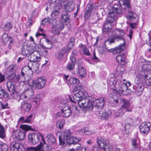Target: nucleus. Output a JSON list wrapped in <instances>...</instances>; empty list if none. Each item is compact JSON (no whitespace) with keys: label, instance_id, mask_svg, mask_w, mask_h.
I'll return each instance as SVG.
<instances>
[{"label":"nucleus","instance_id":"f257e3e1","mask_svg":"<svg viewBox=\"0 0 151 151\" xmlns=\"http://www.w3.org/2000/svg\"><path fill=\"white\" fill-rule=\"evenodd\" d=\"M111 23L105 22L102 28V32L104 34H107L109 37L112 38L108 39L106 42H109L110 44L114 43L115 41H122V44L114 49H108L106 47V49L109 52H114V53H119L124 50L125 49V40L124 36L125 32L123 30L118 29L114 31L111 29Z\"/></svg>","mask_w":151,"mask_h":151},{"label":"nucleus","instance_id":"f03ea898","mask_svg":"<svg viewBox=\"0 0 151 151\" xmlns=\"http://www.w3.org/2000/svg\"><path fill=\"white\" fill-rule=\"evenodd\" d=\"M121 8L120 5L114 4L112 8V10L108 12V16L107 21H106L105 22L111 23L116 20L122 13Z\"/></svg>","mask_w":151,"mask_h":151},{"label":"nucleus","instance_id":"7ed1b4c3","mask_svg":"<svg viewBox=\"0 0 151 151\" xmlns=\"http://www.w3.org/2000/svg\"><path fill=\"white\" fill-rule=\"evenodd\" d=\"M109 99L110 100L111 103H114L118 105L119 104H122V110L124 111V113L126 111H131L132 108L129 107L130 105L128 101L124 99H122L119 97H117L114 96L113 97H110Z\"/></svg>","mask_w":151,"mask_h":151},{"label":"nucleus","instance_id":"20e7f679","mask_svg":"<svg viewBox=\"0 0 151 151\" xmlns=\"http://www.w3.org/2000/svg\"><path fill=\"white\" fill-rule=\"evenodd\" d=\"M22 130L20 129H14L13 135L18 141L22 140L25 137V133L29 130H34V129L30 126L27 125H21L20 126Z\"/></svg>","mask_w":151,"mask_h":151},{"label":"nucleus","instance_id":"39448f33","mask_svg":"<svg viewBox=\"0 0 151 151\" xmlns=\"http://www.w3.org/2000/svg\"><path fill=\"white\" fill-rule=\"evenodd\" d=\"M46 83V80L44 77H42L38 78L36 80L30 81L28 83V84L36 88L41 89L45 86Z\"/></svg>","mask_w":151,"mask_h":151},{"label":"nucleus","instance_id":"423d86ee","mask_svg":"<svg viewBox=\"0 0 151 151\" xmlns=\"http://www.w3.org/2000/svg\"><path fill=\"white\" fill-rule=\"evenodd\" d=\"M35 54H32L31 55L30 58L29 60L30 62L29 63L28 65L31 64L32 66L30 69H33L34 70L37 71L39 68V65L36 62L40 61L41 60V58L40 57L36 55Z\"/></svg>","mask_w":151,"mask_h":151},{"label":"nucleus","instance_id":"0eeeda50","mask_svg":"<svg viewBox=\"0 0 151 151\" xmlns=\"http://www.w3.org/2000/svg\"><path fill=\"white\" fill-rule=\"evenodd\" d=\"M41 138L43 141L44 139L43 136L40 133H30L28 135V140L30 143L35 145L39 142Z\"/></svg>","mask_w":151,"mask_h":151},{"label":"nucleus","instance_id":"6e6552de","mask_svg":"<svg viewBox=\"0 0 151 151\" xmlns=\"http://www.w3.org/2000/svg\"><path fill=\"white\" fill-rule=\"evenodd\" d=\"M96 113L99 119H108L111 114V112L108 109H106L103 111L101 110H97L96 111Z\"/></svg>","mask_w":151,"mask_h":151},{"label":"nucleus","instance_id":"1a4fd4ad","mask_svg":"<svg viewBox=\"0 0 151 151\" xmlns=\"http://www.w3.org/2000/svg\"><path fill=\"white\" fill-rule=\"evenodd\" d=\"M123 9L125 10L128 12V14L127 16V18L131 22H137L138 19V16L135 13L131 11V6L129 8H127V7H124Z\"/></svg>","mask_w":151,"mask_h":151},{"label":"nucleus","instance_id":"9d476101","mask_svg":"<svg viewBox=\"0 0 151 151\" xmlns=\"http://www.w3.org/2000/svg\"><path fill=\"white\" fill-rule=\"evenodd\" d=\"M53 21H55V22L53 21L52 23L51 27L52 32L54 35H59L60 34L59 29H63L64 28V26L62 25V24L60 23L58 24L57 23L56 20L53 19Z\"/></svg>","mask_w":151,"mask_h":151},{"label":"nucleus","instance_id":"9b49d317","mask_svg":"<svg viewBox=\"0 0 151 151\" xmlns=\"http://www.w3.org/2000/svg\"><path fill=\"white\" fill-rule=\"evenodd\" d=\"M151 123L149 122H144L141 123L139 126L140 132L142 134H147L150 131Z\"/></svg>","mask_w":151,"mask_h":151},{"label":"nucleus","instance_id":"f8f14e48","mask_svg":"<svg viewBox=\"0 0 151 151\" xmlns=\"http://www.w3.org/2000/svg\"><path fill=\"white\" fill-rule=\"evenodd\" d=\"M105 102L104 98L102 97L93 101V104L95 108L99 109V110H101L104 106Z\"/></svg>","mask_w":151,"mask_h":151},{"label":"nucleus","instance_id":"ddd939ff","mask_svg":"<svg viewBox=\"0 0 151 151\" xmlns=\"http://www.w3.org/2000/svg\"><path fill=\"white\" fill-rule=\"evenodd\" d=\"M133 88L135 93L138 95H141L144 88L142 84L140 82L135 83Z\"/></svg>","mask_w":151,"mask_h":151},{"label":"nucleus","instance_id":"4468645a","mask_svg":"<svg viewBox=\"0 0 151 151\" xmlns=\"http://www.w3.org/2000/svg\"><path fill=\"white\" fill-rule=\"evenodd\" d=\"M86 93L83 90L80 91L76 93L73 96L74 102L80 100V99L85 97Z\"/></svg>","mask_w":151,"mask_h":151},{"label":"nucleus","instance_id":"2eb2a0df","mask_svg":"<svg viewBox=\"0 0 151 151\" xmlns=\"http://www.w3.org/2000/svg\"><path fill=\"white\" fill-rule=\"evenodd\" d=\"M69 53L68 50L66 49V47H63L60 52H58L56 54V57L57 59L59 60H61L63 59L65 54L68 55Z\"/></svg>","mask_w":151,"mask_h":151},{"label":"nucleus","instance_id":"dca6fc26","mask_svg":"<svg viewBox=\"0 0 151 151\" xmlns=\"http://www.w3.org/2000/svg\"><path fill=\"white\" fill-rule=\"evenodd\" d=\"M75 4L73 0H68L66 4L65 5L64 8L66 11L70 12L75 9Z\"/></svg>","mask_w":151,"mask_h":151},{"label":"nucleus","instance_id":"f3484780","mask_svg":"<svg viewBox=\"0 0 151 151\" xmlns=\"http://www.w3.org/2000/svg\"><path fill=\"white\" fill-rule=\"evenodd\" d=\"M53 21L55 22V21H53V19H50L49 17L45 18L43 19H42L40 26L38 29V31L39 32H43L44 30L42 28V27L44 26L45 25L46 23L47 22L49 24H51Z\"/></svg>","mask_w":151,"mask_h":151},{"label":"nucleus","instance_id":"a211bd4d","mask_svg":"<svg viewBox=\"0 0 151 151\" xmlns=\"http://www.w3.org/2000/svg\"><path fill=\"white\" fill-rule=\"evenodd\" d=\"M70 60L71 62H68L66 68L68 70H71L75 67V64L76 63V59L74 56H71L70 57Z\"/></svg>","mask_w":151,"mask_h":151},{"label":"nucleus","instance_id":"6ab92c4d","mask_svg":"<svg viewBox=\"0 0 151 151\" xmlns=\"http://www.w3.org/2000/svg\"><path fill=\"white\" fill-rule=\"evenodd\" d=\"M43 144L40 142L39 144L40 151H50L52 150V147L50 145L47 144L44 139L42 141Z\"/></svg>","mask_w":151,"mask_h":151},{"label":"nucleus","instance_id":"aec40b11","mask_svg":"<svg viewBox=\"0 0 151 151\" xmlns=\"http://www.w3.org/2000/svg\"><path fill=\"white\" fill-rule=\"evenodd\" d=\"M75 72L78 77L81 78H84L86 76V71L83 67L77 68Z\"/></svg>","mask_w":151,"mask_h":151},{"label":"nucleus","instance_id":"412c9836","mask_svg":"<svg viewBox=\"0 0 151 151\" xmlns=\"http://www.w3.org/2000/svg\"><path fill=\"white\" fill-rule=\"evenodd\" d=\"M90 100L88 98L85 97L84 98H82L80 99L79 101L75 102H77L80 107L85 108L86 106H87V103H88Z\"/></svg>","mask_w":151,"mask_h":151},{"label":"nucleus","instance_id":"4be33fe9","mask_svg":"<svg viewBox=\"0 0 151 151\" xmlns=\"http://www.w3.org/2000/svg\"><path fill=\"white\" fill-rule=\"evenodd\" d=\"M81 138L76 137H70L65 139V142L68 145L74 144L75 143H78L81 140Z\"/></svg>","mask_w":151,"mask_h":151},{"label":"nucleus","instance_id":"5701e85b","mask_svg":"<svg viewBox=\"0 0 151 151\" xmlns=\"http://www.w3.org/2000/svg\"><path fill=\"white\" fill-rule=\"evenodd\" d=\"M70 15L68 13L65 12L62 14V19L61 21L63 23V26L64 25H67L70 22Z\"/></svg>","mask_w":151,"mask_h":151},{"label":"nucleus","instance_id":"b1692460","mask_svg":"<svg viewBox=\"0 0 151 151\" xmlns=\"http://www.w3.org/2000/svg\"><path fill=\"white\" fill-rule=\"evenodd\" d=\"M22 145L19 143H12L10 146L11 151H19L20 147Z\"/></svg>","mask_w":151,"mask_h":151},{"label":"nucleus","instance_id":"393cba45","mask_svg":"<svg viewBox=\"0 0 151 151\" xmlns=\"http://www.w3.org/2000/svg\"><path fill=\"white\" fill-rule=\"evenodd\" d=\"M20 76L18 75H16L15 74L13 73L8 76L7 78L12 82H17L20 79Z\"/></svg>","mask_w":151,"mask_h":151},{"label":"nucleus","instance_id":"a878e982","mask_svg":"<svg viewBox=\"0 0 151 151\" xmlns=\"http://www.w3.org/2000/svg\"><path fill=\"white\" fill-rule=\"evenodd\" d=\"M21 107L22 109L27 112L30 110L31 107V105L30 103L26 101H23L21 104Z\"/></svg>","mask_w":151,"mask_h":151},{"label":"nucleus","instance_id":"bb28decb","mask_svg":"<svg viewBox=\"0 0 151 151\" xmlns=\"http://www.w3.org/2000/svg\"><path fill=\"white\" fill-rule=\"evenodd\" d=\"M47 141L48 144L52 145L55 143L56 139L53 134L51 133L48 134L47 136Z\"/></svg>","mask_w":151,"mask_h":151},{"label":"nucleus","instance_id":"cd10ccee","mask_svg":"<svg viewBox=\"0 0 151 151\" xmlns=\"http://www.w3.org/2000/svg\"><path fill=\"white\" fill-rule=\"evenodd\" d=\"M6 86L8 91L9 92H12L11 95L13 96L14 92L15 91L16 89L15 85L12 83L11 81H8L7 82Z\"/></svg>","mask_w":151,"mask_h":151},{"label":"nucleus","instance_id":"c85d7f7f","mask_svg":"<svg viewBox=\"0 0 151 151\" xmlns=\"http://www.w3.org/2000/svg\"><path fill=\"white\" fill-rule=\"evenodd\" d=\"M116 60L120 64L124 65L126 61L124 54H122V55H118L116 57Z\"/></svg>","mask_w":151,"mask_h":151},{"label":"nucleus","instance_id":"c756f323","mask_svg":"<svg viewBox=\"0 0 151 151\" xmlns=\"http://www.w3.org/2000/svg\"><path fill=\"white\" fill-rule=\"evenodd\" d=\"M4 98L5 99H8L9 98V96L6 91L0 87V99Z\"/></svg>","mask_w":151,"mask_h":151},{"label":"nucleus","instance_id":"7c9ffc66","mask_svg":"<svg viewBox=\"0 0 151 151\" xmlns=\"http://www.w3.org/2000/svg\"><path fill=\"white\" fill-rule=\"evenodd\" d=\"M23 92L24 93L26 94L30 99L34 95V91L31 87H28L24 90Z\"/></svg>","mask_w":151,"mask_h":151},{"label":"nucleus","instance_id":"2f4dec72","mask_svg":"<svg viewBox=\"0 0 151 151\" xmlns=\"http://www.w3.org/2000/svg\"><path fill=\"white\" fill-rule=\"evenodd\" d=\"M75 41V38L74 37H72L70 39L68 42L67 47H66V49L69 51L73 47Z\"/></svg>","mask_w":151,"mask_h":151},{"label":"nucleus","instance_id":"473e14b6","mask_svg":"<svg viewBox=\"0 0 151 151\" xmlns=\"http://www.w3.org/2000/svg\"><path fill=\"white\" fill-rule=\"evenodd\" d=\"M62 115L64 117H67L69 116L71 114V110L70 107H67V109L63 108L61 110Z\"/></svg>","mask_w":151,"mask_h":151},{"label":"nucleus","instance_id":"72a5a7b5","mask_svg":"<svg viewBox=\"0 0 151 151\" xmlns=\"http://www.w3.org/2000/svg\"><path fill=\"white\" fill-rule=\"evenodd\" d=\"M97 142L99 146L101 148L107 144L106 140L101 137H99L97 139Z\"/></svg>","mask_w":151,"mask_h":151},{"label":"nucleus","instance_id":"f704fd0d","mask_svg":"<svg viewBox=\"0 0 151 151\" xmlns=\"http://www.w3.org/2000/svg\"><path fill=\"white\" fill-rule=\"evenodd\" d=\"M55 6L54 10L52 12L51 14V16L52 18H51V19L56 20L55 19L58 17V16L60 14V12L58 11V10L59 9H55L56 5H55ZM50 18L51 19L50 17Z\"/></svg>","mask_w":151,"mask_h":151},{"label":"nucleus","instance_id":"c9c22d12","mask_svg":"<svg viewBox=\"0 0 151 151\" xmlns=\"http://www.w3.org/2000/svg\"><path fill=\"white\" fill-rule=\"evenodd\" d=\"M66 0H56L54 1V4L56 5L55 9H60L63 7V4Z\"/></svg>","mask_w":151,"mask_h":151},{"label":"nucleus","instance_id":"e433bc0d","mask_svg":"<svg viewBox=\"0 0 151 151\" xmlns=\"http://www.w3.org/2000/svg\"><path fill=\"white\" fill-rule=\"evenodd\" d=\"M116 74L121 76L124 72L125 70V68L121 65L118 66L116 68Z\"/></svg>","mask_w":151,"mask_h":151},{"label":"nucleus","instance_id":"4c0bfd02","mask_svg":"<svg viewBox=\"0 0 151 151\" xmlns=\"http://www.w3.org/2000/svg\"><path fill=\"white\" fill-rule=\"evenodd\" d=\"M87 106H86V107L85 108L89 111L92 110L94 107H95V106L93 104V101H92L90 99L89 102L87 103Z\"/></svg>","mask_w":151,"mask_h":151},{"label":"nucleus","instance_id":"58836bf2","mask_svg":"<svg viewBox=\"0 0 151 151\" xmlns=\"http://www.w3.org/2000/svg\"><path fill=\"white\" fill-rule=\"evenodd\" d=\"M9 38V37H8V35L6 33H4L2 35V40L4 45L8 42Z\"/></svg>","mask_w":151,"mask_h":151},{"label":"nucleus","instance_id":"ea45409f","mask_svg":"<svg viewBox=\"0 0 151 151\" xmlns=\"http://www.w3.org/2000/svg\"><path fill=\"white\" fill-rule=\"evenodd\" d=\"M6 137V133L4 128L0 125V138L3 139Z\"/></svg>","mask_w":151,"mask_h":151},{"label":"nucleus","instance_id":"a19ab883","mask_svg":"<svg viewBox=\"0 0 151 151\" xmlns=\"http://www.w3.org/2000/svg\"><path fill=\"white\" fill-rule=\"evenodd\" d=\"M10 108L8 104L5 102H2L0 101V110L2 109H9Z\"/></svg>","mask_w":151,"mask_h":151},{"label":"nucleus","instance_id":"79ce46f5","mask_svg":"<svg viewBox=\"0 0 151 151\" xmlns=\"http://www.w3.org/2000/svg\"><path fill=\"white\" fill-rule=\"evenodd\" d=\"M69 83L70 84H79L80 82L79 80L76 78H71L69 79Z\"/></svg>","mask_w":151,"mask_h":151},{"label":"nucleus","instance_id":"37998d69","mask_svg":"<svg viewBox=\"0 0 151 151\" xmlns=\"http://www.w3.org/2000/svg\"><path fill=\"white\" fill-rule=\"evenodd\" d=\"M46 41V42L47 43L48 45H50L48 47H46L44 46V45L42 44L40 45L41 47L42 48H43L44 49H50L52 48V44L51 42L47 39L45 38Z\"/></svg>","mask_w":151,"mask_h":151},{"label":"nucleus","instance_id":"c03bdc74","mask_svg":"<svg viewBox=\"0 0 151 151\" xmlns=\"http://www.w3.org/2000/svg\"><path fill=\"white\" fill-rule=\"evenodd\" d=\"M148 75L145 76V81L146 85L147 86L151 85V76H149Z\"/></svg>","mask_w":151,"mask_h":151},{"label":"nucleus","instance_id":"a18cd8bd","mask_svg":"<svg viewBox=\"0 0 151 151\" xmlns=\"http://www.w3.org/2000/svg\"><path fill=\"white\" fill-rule=\"evenodd\" d=\"M30 68H30L29 65L28 66H24L22 68L20 74L21 75V76L22 77V78H24V76L26 74V73H24V71H25V70H29V71H30L31 70H32V69H30Z\"/></svg>","mask_w":151,"mask_h":151},{"label":"nucleus","instance_id":"49530a36","mask_svg":"<svg viewBox=\"0 0 151 151\" xmlns=\"http://www.w3.org/2000/svg\"><path fill=\"white\" fill-rule=\"evenodd\" d=\"M8 146L3 143H0V151H8Z\"/></svg>","mask_w":151,"mask_h":151},{"label":"nucleus","instance_id":"de8ad7c7","mask_svg":"<svg viewBox=\"0 0 151 151\" xmlns=\"http://www.w3.org/2000/svg\"><path fill=\"white\" fill-rule=\"evenodd\" d=\"M102 149L104 151H112L113 147L109 143H107L104 146V148H102Z\"/></svg>","mask_w":151,"mask_h":151},{"label":"nucleus","instance_id":"09e8293b","mask_svg":"<svg viewBox=\"0 0 151 151\" xmlns=\"http://www.w3.org/2000/svg\"><path fill=\"white\" fill-rule=\"evenodd\" d=\"M13 27V25L10 22H8L5 25L4 27V30L6 31H9Z\"/></svg>","mask_w":151,"mask_h":151},{"label":"nucleus","instance_id":"8fccbe9b","mask_svg":"<svg viewBox=\"0 0 151 151\" xmlns=\"http://www.w3.org/2000/svg\"><path fill=\"white\" fill-rule=\"evenodd\" d=\"M130 89H125V90H118L117 91L119 92V93L122 94L123 95H127L130 92Z\"/></svg>","mask_w":151,"mask_h":151},{"label":"nucleus","instance_id":"3c124183","mask_svg":"<svg viewBox=\"0 0 151 151\" xmlns=\"http://www.w3.org/2000/svg\"><path fill=\"white\" fill-rule=\"evenodd\" d=\"M74 147L73 149L74 150L79 151L83 147V146L80 143H74Z\"/></svg>","mask_w":151,"mask_h":151},{"label":"nucleus","instance_id":"603ef678","mask_svg":"<svg viewBox=\"0 0 151 151\" xmlns=\"http://www.w3.org/2000/svg\"><path fill=\"white\" fill-rule=\"evenodd\" d=\"M28 47L23 46L22 48V55L26 57L28 54V50H27Z\"/></svg>","mask_w":151,"mask_h":151},{"label":"nucleus","instance_id":"864d4df0","mask_svg":"<svg viewBox=\"0 0 151 151\" xmlns=\"http://www.w3.org/2000/svg\"><path fill=\"white\" fill-rule=\"evenodd\" d=\"M27 151H40L39 145L36 147H27Z\"/></svg>","mask_w":151,"mask_h":151},{"label":"nucleus","instance_id":"5fc2aeb1","mask_svg":"<svg viewBox=\"0 0 151 151\" xmlns=\"http://www.w3.org/2000/svg\"><path fill=\"white\" fill-rule=\"evenodd\" d=\"M83 54L85 55L89 56L91 55L88 50L86 47L85 45H84L82 47Z\"/></svg>","mask_w":151,"mask_h":151},{"label":"nucleus","instance_id":"6e6d98bb","mask_svg":"<svg viewBox=\"0 0 151 151\" xmlns=\"http://www.w3.org/2000/svg\"><path fill=\"white\" fill-rule=\"evenodd\" d=\"M131 126V125L130 123H128L126 124L125 128V132L126 134H129L131 132V129H130Z\"/></svg>","mask_w":151,"mask_h":151},{"label":"nucleus","instance_id":"4d7b16f0","mask_svg":"<svg viewBox=\"0 0 151 151\" xmlns=\"http://www.w3.org/2000/svg\"><path fill=\"white\" fill-rule=\"evenodd\" d=\"M83 88L81 85H78L74 87L73 90V92H75L77 91H80L83 90Z\"/></svg>","mask_w":151,"mask_h":151},{"label":"nucleus","instance_id":"13d9d810","mask_svg":"<svg viewBox=\"0 0 151 151\" xmlns=\"http://www.w3.org/2000/svg\"><path fill=\"white\" fill-rule=\"evenodd\" d=\"M27 50H28V54L31 55L32 54H35L38 53V51H36L35 50L32 49L31 47H28Z\"/></svg>","mask_w":151,"mask_h":151},{"label":"nucleus","instance_id":"bf43d9fd","mask_svg":"<svg viewBox=\"0 0 151 151\" xmlns=\"http://www.w3.org/2000/svg\"><path fill=\"white\" fill-rule=\"evenodd\" d=\"M40 95L37 94L35 96V97L33 99L32 101L36 104L38 102H39L40 100Z\"/></svg>","mask_w":151,"mask_h":151},{"label":"nucleus","instance_id":"052dcab7","mask_svg":"<svg viewBox=\"0 0 151 151\" xmlns=\"http://www.w3.org/2000/svg\"><path fill=\"white\" fill-rule=\"evenodd\" d=\"M63 120H58L56 123V125L61 129L63 128Z\"/></svg>","mask_w":151,"mask_h":151},{"label":"nucleus","instance_id":"680f3d73","mask_svg":"<svg viewBox=\"0 0 151 151\" xmlns=\"http://www.w3.org/2000/svg\"><path fill=\"white\" fill-rule=\"evenodd\" d=\"M70 108L71 110V114H75L78 111V109L76 106L73 105L70 107Z\"/></svg>","mask_w":151,"mask_h":151},{"label":"nucleus","instance_id":"e2e57ef3","mask_svg":"<svg viewBox=\"0 0 151 151\" xmlns=\"http://www.w3.org/2000/svg\"><path fill=\"white\" fill-rule=\"evenodd\" d=\"M60 145H64L65 143V139L62 136H60L59 137Z\"/></svg>","mask_w":151,"mask_h":151},{"label":"nucleus","instance_id":"0e129e2a","mask_svg":"<svg viewBox=\"0 0 151 151\" xmlns=\"http://www.w3.org/2000/svg\"><path fill=\"white\" fill-rule=\"evenodd\" d=\"M93 4L92 3H89L88 4L86 8V10L92 12V9L96 8V7H93Z\"/></svg>","mask_w":151,"mask_h":151},{"label":"nucleus","instance_id":"69168bd1","mask_svg":"<svg viewBox=\"0 0 151 151\" xmlns=\"http://www.w3.org/2000/svg\"><path fill=\"white\" fill-rule=\"evenodd\" d=\"M70 132L69 130H67L65 131L63 133V137L65 138V139L68 138H69L70 137Z\"/></svg>","mask_w":151,"mask_h":151},{"label":"nucleus","instance_id":"338daca9","mask_svg":"<svg viewBox=\"0 0 151 151\" xmlns=\"http://www.w3.org/2000/svg\"><path fill=\"white\" fill-rule=\"evenodd\" d=\"M19 99H21L23 100L24 101H25L27 100H29L30 98L25 93H24V94L22 95Z\"/></svg>","mask_w":151,"mask_h":151},{"label":"nucleus","instance_id":"774afa93","mask_svg":"<svg viewBox=\"0 0 151 151\" xmlns=\"http://www.w3.org/2000/svg\"><path fill=\"white\" fill-rule=\"evenodd\" d=\"M149 36V40H148L146 41V43L147 45H151V30L148 33Z\"/></svg>","mask_w":151,"mask_h":151}]
</instances>
